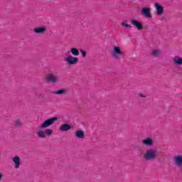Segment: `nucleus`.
<instances>
[{
	"label": "nucleus",
	"instance_id": "obj_12",
	"mask_svg": "<svg viewBox=\"0 0 182 182\" xmlns=\"http://www.w3.org/2000/svg\"><path fill=\"white\" fill-rule=\"evenodd\" d=\"M85 132L82 129H79L75 132V136L77 137V139H85Z\"/></svg>",
	"mask_w": 182,
	"mask_h": 182
},
{
	"label": "nucleus",
	"instance_id": "obj_4",
	"mask_svg": "<svg viewBox=\"0 0 182 182\" xmlns=\"http://www.w3.org/2000/svg\"><path fill=\"white\" fill-rule=\"evenodd\" d=\"M65 61L67 62L68 65H76L77 62H79V58L76 57H73L72 55H68L66 58H65Z\"/></svg>",
	"mask_w": 182,
	"mask_h": 182
},
{
	"label": "nucleus",
	"instance_id": "obj_15",
	"mask_svg": "<svg viewBox=\"0 0 182 182\" xmlns=\"http://www.w3.org/2000/svg\"><path fill=\"white\" fill-rule=\"evenodd\" d=\"M53 95H61L62 96H65V95H68V90L60 89L58 90L53 92Z\"/></svg>",
	"mask_w": 182,
	"mask_h": 182
},
{
	"label": "nucleus",
	"instance_id": "obj_1",
	"mask_svg": "<svg viewBox=\"0 0 182 182\" xmlns=\"http://www.w3.org/2000/svg\"><path fill=\"white\" fill-rule=\"evenodd\" d=\"M55 122H58L57 117L47 119L41 124V125L39 127V129L40 130H42V129H46L47 127L52 126V124H55Z\"/></svg>",
	"mask_w": 182,
	"mask_h": 182
},
{
	"label": "nucleus",
	"instance_id": "obj_11",
	"mask_svg": "<svg viewBox=\"0 0 182 182\" xmlns=\"http://www.w3.org/2000/svg\"><path fill=\"white\" fill-rule=\"evenodd\" d=\"M46 79L48 82H50V83H56V82H58V78L53 74H50L47 75L46 77Z\"/></svg>",
	"mask_w": 182,
	"mask_h": 182
},
{
	"label": "nucleus",
	"instance_id": "obj_6",
	"mask_svg": "<svg viewBox=\"0 0 182 182\" xmlns=\"http://www.w3.org/2000/svg\"><path fill=\"white\" fill-rule=\"evenodd\" d=\"M155 8L156 9V15H163L164 14V8L159 3H155Z\"/></svg>",
	"mask_w": 182,
	"mask_h": 182
},
{
	"label": "nucleus",
	"instance_id": "obj_24",
	"mask_svg": "<svg viewBox=\"0 0 182 182\" xmlns=\"http://www.w3.org/2000/svg\"><path fill=\"white\" fill-rule=\"evenodd\" d=\"M143 156H144V152L143 151H140L138 154V156L139 159H142Z\"/></svg>",
	"mask_w": 182,
	"mask_h": 182
},
{
	"label": "nucleus",
	"instance_id": "obj_21",
	"mask_svg": "<svg viewBox=\"0 0 182 182\" xmlns=\"http://www.w3.org/2000/svg\"><path fill=\"white\" fill-rule=\"evenodd\" d=\"M122 26H125V28H129V29H132V26L127 23V20H125L122 23Z\"/></svg>",
	"mask_w": 182,
	"mask_h": 182
},
{
	"label": "nucleus",
	"instance_id": "obj_20",
	"mask_svg": "<svg viewBox=\"0 0 182 182\" xmlns=\"http://www.w3.org/2000/svg\"><path fill=\"white\" fill-rule=\"evenodd\" d=\"M46 136H52L53 134V130L50 129H45Z\"/></svg>",
	"mask_w": 182,
	"mask_h": 182
},
{
	"label": "nucleus",
	"instance_id": "obj_2",
	"mask_svg": "<svg viewBox=\"0 0 182 182\" xmlns=\"http://www.w3.org/2000/svg\"><path fill=\"white\" fill-rule=\"evenodd\" d=\"M144 157L147 161L153 160V159H156V157H157V151H156L154 149L146 150Z\"/></svg>",
	"mask_w": 182,
	"mask_h": 182
},
{
	"label": "nucleus",
	"instance_id": "obj_14",
	"mask_svg": "<svg viewBox=\"0 0 182 182\" xmlns=\"http://www.w3.org/2000/svg\"><path fill=\"white\" fill-rule=\"evenodd\" d=\"M13 162L15 164V168H18L21 166V158H19L18 156H15L13 158Z\"/></svg>",
	"mask_w": 182,
	"mask_h": 182
},
{
	"label": "nucleus",
	"instance_id": "obj_13",
	"mask_svg": "<svg viewBox=\"0 0 182 182\" xmlns=\"http://www.w3.org/2000/svg\"><path fill=\"white\" fill-rule=\"evenodd\" d=\"M72 129V125L69 124H64L59 127L60 132H68Z\"/></svg>",
	"mask_w": 182,
	"mask_h": 182
},
{
	"label": "nucleus",
	"instance_id": "obj_26",
	"mask_svg": "<svg viewBox=\"0 0 182 182\" xmlns=\"http://www.w3.org/2000/svg\"><path fill=\"white\" fill-rule=\"evenodd\" d=\"M2 177H4V175L0 173V181H2Z\"/></svg>",
	"mask_w": 182,
	"mask_h": 182
},
{
	"label": "nucleus",
	"instance_id": "obj_16",
	"mask_svg": "<svg viewBox=\"0 0 182 182\" xmlns=\"http://www.w3.org/2000/svg\"><path fill=\"white\" fill-rule=\"evenodd\" d=\"M173 61L177 66H181V65H182V58L180 56H175L173 59Z\"/></svg>",
	"mask_w": 182,
	"mask_h": 182
},
{
	"label": "nucleus",
	"instance_id": "obj_18",
	"mask_svg": "<svg viewBox=\"0 0 182 182\" xmlns=\"http://www.w3.org/2000/svg\"><path fill=\"white\" fill-rule=\"evenodd\" d=\"M72 53L73 56H79V50L76 48H72L70 51H68V53Z\"/></svg>",
	"mask_w": 182,
	"mask_h": 182
},
{
	"label": "nucleus",
	"instance_id": "obj_3",
	"mask_svg": "<svg viewBox=\"0 0 182 182\" xmlns=\"http://www.w3.org/2000/svg\"><path fill=\"white\" fill-rule=\"evenodd\" d=\"M123 55V52H122V49L120 47L114 46L113 48L112 56L114 59H119V57Z\"/></svg>",
	"mask_w": 182,
	"mask_h": 182
},
{
	"label": "nucleus",
	"instance_id": "obj_8",
	"mask_svg": "<svg viewBox=\"0 0 182 182\" xmlns=\"http://www.w3.org/2000/svg\"><path fill=\"white\" fill-rule=\"evenodd\" d=\"M173 161L178 167H182V155L173 156Z\"/></svg>",
	"mask_w": 182,
	"mask_h": 182
},
{
	"label": "nucleus",
	"instance_id": "obj_23",
	"mask_svg": "<svg viewBox=\"0 0 182 182\" xmlns=\"http://www.w3.org/2000/svg\"><path fill=\"white\" fill-rule=\"evenodd\" d=\"M80 53L82 54V58H86V51H85V50L80 49Z\"/></svg>",
	"mask_w": 182,
	"mask_h": 182
},
{
	"label": "nucleus",
	"instance_id": "obj_9",
	"mask_svg": "<svg viewBox=\"0 0 182 182\" xmlns=\"http://www.w3.org/2000/svg\"><path fill=\"white\" fill-rule=\"evenodd\" d=\"M130 22L138 29V31L143 30V23H141V22L137 20H131Z\"/></svg>",
	"mask_w": 182,
	"mask_h": 182
},
{
	"label": "nucleus",
	"instance_id": "obj_10",
	"mask_svg": "<svg viewBox=\"0 0 182 182\" xmlns=\"http://www.w3.org/2000/svg\"><path fill=\"white\" fill-rule=\"evenodd\" d=\"M142 143L144 144V146H147L148 147H150L153 146V144H154V141H153V139L151 138L147 137L142 141Z\"/></svg>",
	"mask_w": 182,
	"mask_h": 182
},
{
	"label": "nucleus",
	"instance_id": "obj_17",
	"mask_svg": "<svg viewBox=\"0 0 182 182\" xmlns=\"http://www.w3.org/2000/svg\"><path fill=\"white\" fill-rule=\"evenodd\" d=\"M151 56H153L154 58H160L161 56V51L160 50H154L150 53Z\"/></svg>",
	"mask_w": 182,
	"mask_h": 182
},
{
	"label": "nucleus",
	"instance_id": "obj_25",
	"mask_svg": "<svg viewBox=\"0 0 182 182\" xmlns=\"http://www.w3.org/2000/svg\"><path fill=\"white\" fill-rule=\"evenodd\" d=\"M138 95H139V96H140V97H146V95H143L141 93H139Z\"/></svg>",
	"mask_w": 182,
	"mask_h": 182
},
{
	"label": "nucleus",
	"instance_id": "obj_22",
	"mask_svg": "<svg viewBox=\"0 0 182 182\" xmlns=\"http://www.w3.org/2000/svg\"><path fill=\"white\" fill-rule=\"evenodd\" d=\"M14 126L16 127H21V126H22V122H21L19 119L16 120L14 122Z\"/></svg>",
	"mask_w": 182,
	"mask_h": 182
},
{
	"label": "nucleus",
	"instance_id": "obj_5",
	"mask_svg": "<svg viewBox=\"0 0 182 182\" xmlns=\"http://www.w3.org/2000/svg\"><path fill=\"white\" fill-rule=\"evenodd\" d=\"M141 14L145 18H153V16H151V12L150 11V8L149 7H143L141 10Z\"/></svg>",
	"mask_w": 182,
	"mask_h": 182
},
{
	"label": "nucleus",
	"instance_id": "obj_7",
	"mask_svg": "<svg viewBox=\"0 0 182 182\" xmlns=\"http://www.w3.org/2000/svg\"><path fill=\"white\" fill-rule=\"evenodd\" d=\"M46 31H48V28L46 26L36 27L33 28L34 33L38 34H43Z\"/></svg>",
	"mask_w": 182,
	"mask_h": 182
},
{
	"label": "nucleus",
	"instance_id": "obj_19",
	"mask_svg": "<svg viewBox=\"0 0 182 182\" xmlns=\"http://www.w3.org/2000/svg\"><path fill=\"white\" fill-rule=\"evenodd\" d=\"M38 137H40V139H45V137H46V132H43L42 131H38L37 133Z\"/></svg>",
	"mask_w": 182,
	"mask_h": 182
}]
</instances>
